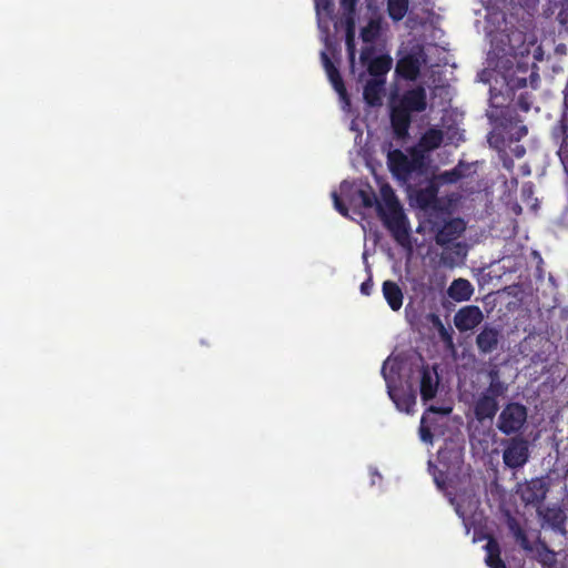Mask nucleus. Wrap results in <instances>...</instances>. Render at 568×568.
I'll list each match as a JSON object with an SVG mask.
<instances>
[{
	"mask_svg": "<svg viewBox=\"0 0 568 568\" xmlns=\"http://www.w3.org/2000/svg\"><path fill=\"white\" fill-rule=\"evenodd\" d=\"M427 109V93L423 85L405 90L390 101V124L396 136L405 138L412 123V114Z\"/></svg>",
	"mask_w": 568,
	"mask_h": 568,
	"instance_id": "obj_1",
	"label": "nucleus"
},
{
	"mask_svg": "<svg viewBox=\"0 0 568 568\" xmlns=\"http://www.w3.org/2000/svg\"><path fill=\"white\" fill-rule=\"evenodd\" d=\"M383 204L377 205V215L384 226L390 232L394 240L399 244H405L409 239V222L405 215L400 203L389 185L381 189Z\"/></svg>",
	"mask_w": 568,
	"mask_h": 568,
	"instance_id": "obj_2",
	"label": "nucleus"
},
{
	"mask_svg": "<svg viewBox=\"0 0 568 568\" xmlns=\"http://www.w3.org/2000/svg\"><path fill=\"white\" fill-rule=\"evenodd\" d=\"M386 365L387 363L385 362L382 367V375L385 379L389 398L393 400L398 410L407 414L413 413L416 405L415 392L412 388L404 389L403 387L397 386V382L399 381L398 366L392 364L387 369Z\"/></svg>",
	"mask_w": 568,
	"mask_h": 568,
	"instance_id": "obj_3",
	"label": "nucleus"
},
{
	"mask_svg": "<svg viewBox=\"0 0 568 568\" xmlns=\"http://www.w3.org/2000/svg\"><path fill=\"white\" fill-rule=\"evenodd\" d=\"M387 164L392 174L404 182L408 181L413 173H423L425 169V160L420 153L415 152L408 158L398 149L388 152Z\"/></svg>",
	"mask_w": 568,
	"mask_h": 568,
	"instance_id": "obj_4",
	"label": "nucleus"
},
{
	"mask_svg": "<svg viewBox=\"0 0 568 568\" xmlns=\"http://www.w3.org/2000/svg\"><path fill=\"white\" fill-rule=\"evenodd\" d=\"M527 416L526 406L517 402L508 403L498 416L497 428L507 436L517 434L524 428Z\"/></svg>",
	"mask_w": 568,
	"mask_h": 568,
	"instance_id": "obj_5",
	"label": "nucleus"
},
{
	"mask_svg": "<svg viewBox=\"0 0 568 568\" xmlns=\"http://www.w3.org/2000/svg\"><path fill=\"white\" fill-rule=\"evenodd\" d=\"M341 192L356 206L364 209L375 207L377 211V205L383 204V201L377 200L376 193L369 183H361L355 187L353 184L344 181L341 184Z\"/></svg>",
	"mask_w": 568,
	"mask_h": 568,
	"instance_id": "obj_6",
	"label": "nucleus"
},
{
	"mask_svg": "<svg viewBox=\"0 0 568 568\" xmlns=\"http://www.w3.org/2000/svg\"><path fill=\"white\" fill-rule=\"evenodd\" d=\"M529 459L528 442L523 437H513L506 442L503 453L504 464L511 468H521Z\"/></svg>",
	"mask_w": 568,
	"mask_h": 568,
	"instance_id": "obj_7",
	"label": "nucleus"
},
{
	"mask_svg": "<svg viewBox=\"0 0 568 568\" xmlns=\"http://www.w3.org/2000/svg\"><path fill=\"white\" fill-rule=\"evenodd\" d=\"M501 394L489 393L484 389L475 399L473 412L475 419L478 423H485L486 420H493L499 410V397Z\"/></svg>",
	"mask_w": 568,
	"mask_h": 568,
	"instance_id": "obj_8",
	"label": "nucleus"
},
{
	"mask_svg": "<svg viewBox=\"0 0 568 568\" xmlns=\"http://www.w3.org/2000/svg\"><path fill=\"white\" fill-rule=\"evenodd\" d=\"M484 320L481 310L476 305H467L457 311L454 324L459 332H468L477 327Z\"/></svg>",
	"mask_w": 568,
	"mask_h": 568,
	"instance_id": "obj_9",
	"label": "nucleus"
},
{
	"mask_svg": "<svg viewBox=\"0 0 568 568\" xmlns=\"http://www.w3.org/2000/svg\"><path fill=\"white\" fill-rule=\"evenodd\" d=\"M501 338V331L498 327L486 324L476 336V346L479 353L490 354L498 348Z\"/></svg>",
	"mask_w": 568,
	"mask_h": 568,
	"instance_id": "obj_10",
	"label": "nucleus"
},
{
	"mask_svg": "<svg viewBox=\"0 0 568 568\" xmlns=\"http://www.w3.org/2000/svg\"><path fill=\"white\" fill-rule=\"evenodd\" d=\"M548 493V487L541 478H534L521 486L520 498L526 505H540Z\"/></svg>",
	"mask_w": 568,
	"mask_h": 568,
	"instance_id": "obj_11",
	"label": "nucleus"
},
{
	"mask_svg": "<svg viewBox=\"0 0 568 568\" xmlns=\"http://www.w3.org/2000/svg\"><path fill=\"white\" fill-rule=\"evenodd\" d=\"M439 377L436 367L430 368L429 365H423L420 369V396L424 402L433 399L438 389Z\"/></svg>",
	"mask_w": 568,
	"mask_h": 568,
	"instance_id": "obj_12",
	"label": "nucleus"
},
{
	"mask_svg": "<svg viewBox=\"0 0 568 568\" xmlns=\"http://www.w3.org/2000/svg\"><path fill=\"white\" fill-rule=\"evenodd\" d=\"M541 520L551 527L555 531H565L567 515L559 506H547L537 509Z\"/></svg>",
	"mask_w": 568,
	"mask_h": 568,
	"instance_id": "obj_13",
	"label": "nucleus"
},
{
	"mask_svg": "<svg viewBox=\"0 0 568 568\" xmlns=\"http://www.w3.org/2000/svg\"><path fill=\"white\" fill-rule=\"evenodd\" d=\"M465 222L459 219H452L447 221L436 234V242L439 245H447L458 239L465 231Z\"/></svg>",
	"mask_w": 568,
	"mask_h": 568,
	"instance_id": "obj_14",
	"label": "nucleus"
},
{
	"mask_svg": "<svg viewBox=\"0 0 568 568\" xmlns=\"http://www.w3.org/2000/svg\"><path fill=\"white\" fill-rule=\"evenodd\" d=\"M395 71L400 78L414 81L420 73L419 59L414 54H407L397 61Z\"/></svg>",
	"mask_w": 568,
	"mask_h": 568,
	"instance_id": "obj_15",
	"label": "nucleus"
},
{
	"mask_svg": "<svg viewBox=\"0 0 568 568\" xmlns=\"http://www.w3.org/2000/svg\"><path fill=\"white\" fill-rule=\"evenodd\" d=\"M321 59L334 90L339 94V97L345 99L347 97V91L338 69L325 51L321 52Z\"/></svg>",
	"mask_w": 568,
	"mask_h": 568,
	"instance_id": "obj_16",
	"label": "nucleus"
},
{
	"mask_svg": "<svg viewBox=\"0 0 568 568\" xmlns=\"http://www.w3.org/2000/svg\"><path fill=\"white\" fill-rule=\"evenodd\" d=\"M385 82L386 79H371L366 82L363 97L369 106H379L382 104Z\"/></svg>",
	"mask_w": 568,
	"mask_h": 568,
	"instance_id": "obj_17",
	"label": "nucleus"
},
{
	"mask_svg": "<svg viewBox=\"0 0 568 568\" xmlns=\"http://www.w3.org/2000/svg\"><path fill=\"white\" fill-rule=\"evenodd\" d=\"M447 294L455 302H466L473 296L474 287L468 280L459 277L452 282L447 290Z\"/></svg>",
	"mask_w": 568,
	"mask_h": 568,
	"instance_id": "obj_18",
	"label": "nucleus"
},
{
	"mask_svg": "<svg viewBox=\"0 0 568 568\" xmlns=\"http://www.w3.org/2000/svg\"><path fill=\"white\" fill-rule=\"evenodd\" d=\"M439 191V183L432 179L425 187L419 189L416 192V202L419 207L428 209L433 206L437 201Z\"/></svg>",
	"mask_w": 568,
	"mask_h": 568,
	"instance_id": "obj_19",
	"label": "nucleus"
},
{
	"mask_svg": "<svg viewBox=\"0 0 568 568\" xmlns=\"http://www.w3.org/2000/svg\"><path fill=\"white\" fill-rule=\"evenodd\" d=\"M382 291L389 307L393 311L400 310L404 296L399 285L394 281H385Z\"/></svg>",
	"mask_w": 568,
	"mask_h": 568,
	"instance_id": "obj_20",
	"label": "nucleus"
},
{
	"mask_svg": "<svg viewBox=\"0 0 568 568\" xmlns=\"http://www.w3.org/2000/svg\"><path fill=\"white\" fill-rule=\"evenodd\" d=\"M393 60L389 55H379L368 62L367 71L373 79H386V74L390 70Z\"/></svg>",
	"mask_w": 568,
	"mask_h": 568,
	"instance_id": "obj_21",
	"label": "nucleus"
},
{
	"mask_svg": "<svg viewBox=\"0 0 568 568\" xmlns=\"http://www.w3.org/2000/svg\"><path fill=\"white\" fill-rule=\"evenodd\" d=\"M444 140L443 131L436 128H429L426 130L419 140V146L424 151H434L438 149Z\"/></svg>",
	"mask_w": 568,
	"mask_h": 568,
	"instance_id": "obj_22",
	"label": "nucleus"
},
{
	"mask_svg": "<svg viewBox=\"0 0 568 568\" xmlns=\"http://www.w3.org/2000/svg\"><path fill=\"white\" fill-rule=\"evenodd\" d=\"M487 556L486 564L490 568H506L504 560L500 557V547L495 538H489L485 546Z\"/></svg>",
	"mask_w": 568,
	"mask_h": 568,
	"instance_id": "obj_23",
	"label": "nucleus"
},
{
	"mask_svg": "<svg viewBox=\"0 0 568 568\" xmlns=\"http://www.w3.org/2000/svg\"><path fill=\"white\" fill-rule=\"evenodd\" d=\"M487 376L489 378V384L485 389H487L489 393L501 395L507 393L508 385L501 381L499 369L496 366L488 371Z\"/></svg>",
	"mask_w": 568,
	"mask_h": 568,
	"instance_id": "obj_24",
	"label": "nucleus"
},
{
	"mask_svg": "<svg viewBox=\"0 0 568 568\" xmlns=\"http://www.w3.org/2000/svg\"><path fill=\"white\" fill-rule=\"evenodd\" d=\"M462 162L453 168L452 170L444 171L439 175L435 178L438 183L443 184H454L457 183L465 176L464 169H466Z\"/></svg>",
	"mask_w": 568,
	"mask_h": 568,
	"instance_id": "obj_25",
	"label": "nucleus"
},
{
	"mask_svg": "<svg viewBox=\"0 0 568 568\" xmlns=\"http://www.w3.org/2000/svg\"><path fill=\"white\" fill-rule=\"evenodd\" d=\"M408 0H388L387 12L394 21H400L407 13Z\"/></svg>",
	"mask_w": 568,
	"mask_h": 568,
	"instance_id": "obj_26",
	"label": "nucleus"
},
{
	"mask_svg": "<svg viewBox=\"0 0 568 568\" xmlns=\"http://www.w3.org/2000/svg\"><path fill=\"white\" fill-rule=\"evenodd\" d=\"M346 50L352 63H354L356 47H355V22L352 18L347 20L346 37H345Z\"/></svg>",
	"mask_w": 568,
	"mask_h": 568,
	"instance_id": "obj_27",
	"label": "nucleus"
},
{
	"mask_svg": "<svg viewBox=\"0 0 568 568\" xmlns=\"http://www.w3.org/2000/svg\"><path fill=\"white\" fill-rule=\"evenodd\" d=\"M381 32V24L377 20H371L366 27L361 30V39L365 43L376 41Z\"/></svg>",
	"mask_w": 568,
	"mask_h": 568,
	"instance_id": "obj_28",
	"label": "nucleus"
},
{
	"mask_svg": "<svg viewBox=\"0 0 568 568\" xmlns=\"http://www.w3.org/2000/svg\"><path fill=\"white\" fill-rule=\"evenodd\" d=\"M508 526H509V529L513 532L514 537L521 546V548L525 550H531L529 539H528L525 530L520 527V525L515 519H511V520H509Z\"/></svg>",
	"mask_w": 568,
	"mask_h": 568,
	"instance_id": "obj_29",
	"label": "nucleus"
},
{
	"mask_svg": "<svg viewBox=\"0 0 568 568\" xmlns=\"http://www.w3.org/2000/svg\"><path fill=\"white\" fill-rule=\"evenodd\" d=\"M433 322H434L435 326L437 327L439 337L444 342V344L448 347H454L453 333L444 326V324L442 323V321L438 316L434 315Z\"/></svg>",
	"mask_w": 568,
	"mask_h": 568,
	"instance_id": "obj_30",
	"label": "nucleus"
},
{
	"mask_svg": "<svg viewBox=\"0 0 568 568\" xmlns=\"http://www.w3.org/2000/svg\"><path fill=\"white\" fill-rule=\"evenodd\" d=\"M332 199H333V202H334V207L335 210L343 216L345 217H348V207L346 206V204L341 200L339 195L337 194V192H332Z\"/></svg>",
	"mask_w": 568,
	"mask_h": 568,
	"instance_id": "obj_31",
	"label": "nucleus"
},
{
	"mask_svg": "<svg viewBox=\"0 0 568 568\" xmlns=\"http://www.w3.org/2000/svg\"><path fill=\"white\" fill-rule=\"evenodd\" d=\"M373 54H374V48L373 47H365V48H363L362 52H361V62L363 64L368 65V62L372 59H374Z\"/></svg>",
	"mask_w": 568,
	"mask_h": 568,
	"instance_id": "obj_32",
	"label": "nucleus"
},
{
	"mask_svg": "<svg viewBox=\"0 0 568 568\" xmlns=\"http://www.w3.org/2000/svg\"><path fill=\"white\" fill-rule=\"evenodd\" d=\"M419 437L424 443H432L434 436L429 427L422 424L419 427Z\"/></svg>",
	"mask_w": 568,
	"mask_h": 568,
	"instance_id": "obj_33",
	"label": "nucleus"
},
{
	"mask_svg": "<svg viewBox=\"0 0 568 568\" xmlns=\"http://www.w3.org/2000/svg\"><path fill=\"white\" fill-rule=\"evenodd\" d=\"M517 104L519 106V109L524 112H528L529 109H530V102L528 100V97L526 94H520L518 100H517Z\"/></svg>",
	"mask_w": 568,
	"mask_h": 568,
	"instance_id": "obj_34",
	"label": "nucleus"
},
{
	"mask_svg": "<svg viewBox=\"0 0 568 568\" xmlns=\"http://www.w3.org/2000/svg\"><path fill=\"white\" fill-rule=\"evenodd\" d=\"M357 0H341V7L343 10L347 12H353L355 10Z\"/></svg>",
	"mask_w": 568,
	"mask_h": 568,
	"instance_id": "obj_35",
	"label": "nucleus"
},
{
	"mask_svg": "<svg viewBox=\"0 0 568 568\" xmlns=\"http://www.w3.org/2000/svg\"><path fill=\"white\" fill-rule=\"evenodd\" d=\"M373 288V282L371 278L366 280L361 285V293L364 295H369Z\"/></svg>",
	"mask_w": 568,
	"mask_h": 568,
	"instance_id": "obj_36",
	"label": "nucleus"
},
{
	"mask_svg": "<svg viewBox=\"0 0 568 568\" xmlns=\"http://www.w3.org/2000/svg\"><path fill=\"white\" fill-rule=\"evenodd\" d=\"M559 156L564 163L568 162V154L567 149L565 146H561L559 150Z\"/></svg>",
	"mask_w": 568,
	"mask_h": 568,
	"instance_id": "obj_37",
	"label": "nucleus"
},
{
	"mask_svg": "<svg viewBox=\"0 0 568 568\" xmlns=\"http://www.w3.org/2000/svg\"><path fill=\"white\" fill-rule=\"evenodd\" d=\"M520 133L526 134L527 133V128L526 126H521L520 128Z\"/></svg>",
	"mask_w": 568,
	"mask_h": 568,
	"instance_id": "obj_38",
	"label": "nucleus"
},
{
	"mask_svg": "<svg viewBox=\"0 0 568 568\" xmlns=\"http://www.w3.org/2000/svg\"><path fill=\"white\" fill-rule=\"evenodd\" d=\"M435 481H436V484H437L438 486L440 485V478H439V476H435Z\"/></svg>",
	"mask_w": 568,
	"mask_h": 568,
	"instance_id": "obj_39",
	"label": "nucleus"
},
{
	"mask_svg": "<svg viewBox=\"0 0 568 568\" xmlns=\"http://www.w3.org/2000/svg\"><path fill=\"white\" fill-rule=\"evenodd\" d=\"M520 153H525V150H518L517 156H520Z\"/></svg>",
	"mask_w": 568,
	"mask_h": 568,
	"instance_id": "obj_40",
	"label": "nucleus"
},
{
	"mask_svg": "<svg viewBox=\"0 0 568 568\" xmlns=\"http://www.w3.org/2000/svg\"><path fill=\"white\" fill-rule=\"evenodd\" d=\"M520 153H525V150H518L517 156H520Z\"/></svg>",
	"mask_w": 568,
	"mask_h": 568,
	"instance_id": "obj_41",
	"label": "nucleus"
},
{
	"mask_svg": "<svg viewBox=\"0 0 568 568\" xmlns=\"http://www.w3.org/2000/svg\"><path fill=\"white\" fill-rule=\"evenodd\" d=\"M520 153H525V150H518L517 156H520Z\"/></svg>",
	"mask_w": 568,
	"mask_h": 568,
	"instance_id": "obj_42",
	"label": "nucleus"
}]
</instances>
